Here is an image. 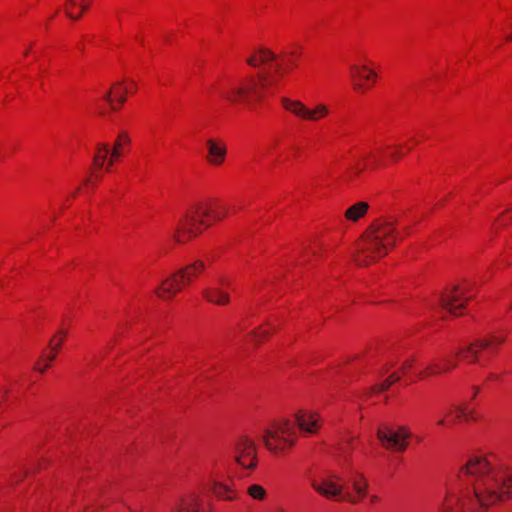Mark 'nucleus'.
Here are the masks:
<instances>
[{
  "instance_id": "nucleus-9",
  "label": "nucleus",
  "mask_w": 512,
  "mask_h": 512,
  "mask_svg": "<svg viewBox=\"0 0 512 512\" xmlns=\"http://www.w3.org/2000/svg\"><path fill=\"white\" fill-rule=\"evenodd\" d=\"M281 103L285 110L304 121L316 122L329 114L328 106L323 103H318L313 108H310L300 100H293L287 97H283Z\"/></svg>"
},
{
  "instance_id": "nucleus-35",
  "label": "nucleus",
  "mask_w": 512,
  "mask_h": 512,
  "mask_svg": "<svg viewBox=\"0 0 512 512\" xmlns=\"http://www.w3.org/2000/svg\"><path fill=\"white\" fill-rule=\"evenodd\" d=\"M76 6H79L81 8V13L85 12L88 9V4L84 2H77Z\"/></svg>"
},
{
  "instance_id": "nucleus-37",
  "label": "nucleus",
  "mask_w": 512,
  "mask_h": 512,
  "mask_svg": "<svg viewBox=\"0 0 512 512\" xmlns=\"http://www.w3.org/2000/svg\"><path fill=\"white\" fill-rule=\"evenodd\" d=\"M66 13L71 19H79L81 16V13L76 15H73L70 11H67Z\"/></svg>"
},
{
  "instance_id": "nucleus-48",
  "label": "nucleus",
  "mask_w": 512,
  "mask_h": 512,
  "mask_svg": "<svg viewBox=\"0 0 512 512\" xmlns=\"http://www.w3.org/2000/svg\"><path fill=\"white\" fill-rule=\"evenodd\" d=\"M507 40H512V35L508 36Z\"/></svg>"
},
{
  "instance_id": "nucleus-26",
  "label": "nucleus",
  "mask_w": 512,
  "mask_h": 512,
  "mask_svg": "<svg viewBox=\"0 0 512 512\" xmlns=\"http://www.w3.org/2000/svg\"><path fill=\"white\" fill-rule=\"evenodd\" d=\"M476 347H479L477 343L475 345H470L466 349L458 351L456 356L462 354L464 359H471V361L474 362L476 361L478 355V350Z\"/></svg>"
},
{
  "instance_id": "nucleus-5",
  "label": "nucleus",
  "mask_w": 512,
  "mask_h": 512,
  "mask_svg": "<svg viewBox=\"0 0 512 512\" xmlns=\"http://www.w3.org/2000/svg\"><path fill=\"white\" fill-rule=\"evenodd\" d=\"M295 433L293 424L288 420H282L266 428L262 440L271 453L282 455L294 445Z\"/></svg>"
},
{
  "instance_id": "nucleus-20",
  "label": "nucleus",
  "mask_w": 512,
  "mask_h": 512,
  "mask_svg": "<svg viewBox=\"0 0 512 512\" xmlns=\"http://www.w3.org/2000/svg\"><path fill=\"white\" fill-rule=\"evenodd\" d=\"M66 334H67V332L65 330H59L58 331V335H59L58 342H55L57 336L52 337V339L49 342L51 352L49 354L43 353L41 356L42 360H48L50 362L54 361V359L56 358L57 352L61 346V343L63 342L64 338L66 337Z\"/></svg>"
},
{
  "instance_id": "nucleus-42",
  "label": "nucleus",
  "mask_w": 512,
  "mask_h": 512,
  "mask_svg": "<svg viewBox=\"0 0 512 512\" xmlns=\"http://www.w3.org/2000/svg\"><path fill=\"white\" fill-rule=\"evenodd\" d=\"M70 6L74 7L77 5V0H68Z\"/></svg>"
},
{
  "instance_id": "nucleus-17",
  "label": "nucleus",
  "mask_w": 512,
  "mask_h": 512,
  "mask_svg": "<svg viewBox=\"0 0 512 512\" xmlns=\"http://www.w3.org/2000/svg\"><path fill=\"white\" fill-rule=\"evenodd\" d=\"M456 362L450 357L447 356L442 360V363H433L426 367L425 372H421L419 374V377H424L425 374L428 375H437L439 373L449 371L451 369H454L456 367Z\"/></svg>"
},
{
  "instance_id": "nucleus-32",
  "label": "nucleus",
  "mask_w": 512,
  "mask_h": 512,
  "mask_svg": "<svg viewBox=\"0 0 512 512\" xmlns=\"http://www.w3.org/2000/svg\"><path fill=\"white\" fill-rule=\"evenodd\" d=\"M364 167L357 163L354 167L351 168V173L354 175H359L363 171Z\"/></svg>"
},
{
  "instance_id": "nucleus-11",
  "label": "nucleus",
  "mask_w": 512,
  "mask_h": 512,
  "mask_svg": "<svg viewBox=\"0 0 512 512\" xmlns=\"http://www.w3.org/2000/svg\"><path fill=\"white\" fill-rule=\"evenodd\" d=\"M340 481V476L336 474L311 476L309 478L311 487L321 496L327 499L344 500V485Z\"/></svg>"
},
{
  "instance_id": "nucleus-24",
  "label": "nucleus",
  "mask_w": 512,
  "mask_h": 512,
  "mask_svg": "<svg viewBox=\"0 0 512 512\" xmlns=\"http://www.w3.org/2000/svg\"><path fill=\"white\" fill-rule=\"evenodd\" d=\"M109 153H111V151H110L108 144H105V143L99 144L97 147L96 154L94 155V158H93L94 166L97 168L103 167Z\"/></svg>"
},
{
  "instance_id": "nucleus-4",
  "label": "nucleus",
  "mask_w": 512,
  "mask_h": 512,
  "mask_svg": "<svg viewBox=\"0 0 512 512\" xmlns=\"http://www.w3.org/2000/svg\"><path fill=\"white\" fill-rule=\"evenodd\" d=\"M227 215V209L217 208L212 202L201 201L192 204L179 220L174 238L184 243L202 232L201 227L208 228L212 221H220Z\"/></svg>"
},
{
  "instance_id": "nucleus-33",
  "label": "nucleus",
  "mask_w": 512,
  "mask_h": 512,
  "mask_svg": "<svg viewBox=\"0 0 512 512\" xmlns=\"http://www.w3.org/2000/svg\"><path fill=\"white\" fill-rule=\"evenodd\" d=\"M387 378L392 382V384L400 381L401 379L400 375L397 372H393Z\"/></svg>"
},
{
  "instance_id": "nucleus-38",
  "label": "nucleus",
  "mask_w": 512,
  "mask_h": 512,
  "mask_svg": "<svg viewBox=\"0 0 512 512\" xmlns=\"http://www.w3.org/2000/svg\"><path fill=\"white\" fill-rule=\"evenodd\" d=\"M400 157H401V153L398 151L392 154V158L394 160H398Z\"/></svg>"
},
{
  "instance_id": "nucleus-7",
  "label": "nucleus",
  "mask_w": 512,
  "mask_h": 512,
  "mask_svg": "<svg viewBox=\"0 0 512 512\" xmlns=\"http://www.w3.org/2000/svg\"><path fill=\"white\" fill-rule=\"evenodd\" d=\"M231 455L234 463L243 472L252 471L257 467V446L248 435H241L235 439Z\"/></svg>"
},
{
  "instance_id": "nucleus-6",
  "label": "nucleus",
  "mask_w": 512,
  "mask_h": 512,
  "mask_svg": "<svg viewBox=\"0 0 512 512\" xmlns=\"http://www.w3.org/2000/svg\"><path fill=\"white\" fill-rule=\"evenodd\" d=\"M205 269V264L201 260L182 268L177 273L167 277L162 284L156 288L155 293L161 299H171L176 295L185 284L192 282Z\"/></svg>"
},
{
  "instance_id": "nucleus-45",
  "label": "nucleus",
  "mask_w": 512,
  "mask_h": 512,
  "mask_svg": "<svg viewBox=\"0 0 512 512\" xmlns=\"http://www.w3.org/2000/svg\"><path fill=\"white\" fill-rule=\"evenodd\" d=\"M474 389H475V393H474L473 397H475V396H476V394L478 393V388H477V387H474Z\"/></svg>"
},
{
  "instance_id": "nucleus-23",
  "label": "nucleus",
  "mask_w": 512,
  "mask_h": 512,
  "mask_svg": "<svg viewBox=\"0 0 512 512\" xmlns=\"http://www.w3.org/2000/svg\"><path fill=\"white\" fill-rule=\"evenodd\" d=\"M212 492L220 499L233 500L232 490L219 481H214L211 486Z\"/></svg>"
},
{
  "instance_id": "nucleus-34",
  "label": "nucleus",
  "mask_w": 512,
  "mask_h": 512,
  "mask_svg": "<svg viewBox=\"0 0 512 512\" xmlns=\"http://www.w3.org/2000/svg\"><path fill=\"white\" fill-rule=\"evenodd\" d=\"M34 369L39 371L40 373H44L48 368L47 366L43 365V366H40V361L37 362L34 366Z\"/></svg>"
},
{
  "instance_id": "nucleus-39",
  "label": "nucleus",
  "mask_w": 512,
  "mask_h": 512,
  "mask_svg": "<svg viewBox=\"0 0 512 512\" xmlns=\"http://www.w3.org/2000/svg\"><path fill=\"white\" fill-rule=\"evenodd\" d=\"M370 500H371L372 503H376V502L379 501V497L377 495H372L370 497Z\"/></svg>"
},
{
  "instance_id": "nucleus-19",
  "label": "nucleus",
  "mask_w": 512,
  "mask_h": 512,
  "mask_svg": "<svg viewBox=\"0 0 512 512\" xmlns=\"http://www.w3.org/2000/svg\"><path fill=\"white\" fill-rule=\"evenodd\" d=\"M198 497L195 494L183 498L172 510V512H198Z\"/></svg>"
},
{
  "instance_id": "nucleus-28",
  "label": "nucleus",
  "mask_w": 512,
  "mask_h": 512,
  "mask_svg": "<svg viewBox=\"0 0 512 512\" xmlns=\"http://www.w3.org/2000/svg\"><path fill=\"white\" fill-rule=\"evenodd\" d=\"M504 341L503 338H499L496 336H492L490 340H479L477 341V345L481 348H487L491 343H502Z\"/></svg>"
},
{
  "instance_id": "nucleus-25",
  "label": "nucleus",
  "mask_w": 512,
  "mask_h": 512,
  "mask_svg": "<svg viewBox=\"0 0 512 512\" xmlns=\"http://www.w3.org/2000/svg\"><path fill=\"white\" fill-rule=\"evenodd\" d=\"M247 493L256 500H264L266 497V492L264 488L258 484H253L248 487Z\"/></svg>"
},
{
  "instance_id": "nucleus-41",
  "label": "nucleus",
  "mask_w": 512,
  "mask_h": 512,
  "mask_svg": "<svg viewBox=\"0 0 512 512\" xmlns=\"http://www.w3.org/2000/svg\"><path fill=\"white\" fill-rule=\"evenodd\" d=\"M488 379H489V380H495V379H498V375L491 373V374L488 376Z\"/></svg>"
},
{
  "instance_id": "nucleus-8",
  "label": "nucleus",
  "mask_w": 512,
  "mask_h": 512,
  "mask_svg": "<svg viewBox=\"0 0 512 512\" xmlns=\"http://www.w3.org/2000/svg\"><path fill=\"white\" fill-rule=\"evenodd\" d=\"M410 433L405 426L394 429L388 425H382L377 429V438L381 445L390 451L404 452L408 447Z\"/></svg>"
},
{
  "instance_id": "nucleus-3",
  "label": "nucleus",
  "mask_w": 512,
  "mask_h": 512,
  "mask_svg": "<svg viewBox=\"0 0 512 512\" xmlns=\"http://www.w3.org/2000/svg\"><path fill=\"white\" fill-rule=\"evenodd\" d=\"M396 222L388 219H378L367 229L355 255V262L360 266L369 265L387 255L397 240Z\"/></svg>"
},
{
  "instance_id": "nucleus-36",
  "label": "nucleus",
  "mask_w": 512,
  "mask_h": 512,
  "mask_svg": "<svg viewBox=\"0 0 512 512\" xmlns=\"http://www.w3.org/2000/svg\"><path fill=\"white\" fill-rule=\"evenodd\" d=\"M115 159H116V158H113V157L111 156V159H110V160L108 161V163H107L106 171H109V170H110V168L112 167V165H113V163H114V160H115Z\"/></svg>"
},
{
  "instance_id": "nucleus-1",
  "label": "nucleus",
  "mask_w": 512,
  "mask_h": 512,
  "mask_svg": "<svg viewBox=\"0 0 512 512\" xmlns=\"http://www.w3.org/2000/svg\"><path fill=\"white\" fill-rule=\"evenodd\" d=\"M458 477L468 478L474 497L449 495L440 512H472L475 503L487 508L512 497V472L503 465L492 463L487 457H471L460 469Z\"/></svg>"
},
{
  "instance_id": "nucleus-43",
  "label": "nucleus",
  "mask_w": 512,
  "mask_h": 512,
  "mask_svg": "<svg viewBox=\"0 0 512 512\" xmlns=\"http://www.w3.org/2000/svg\"><path fill=\"white\" fill-rule=\"evenodd\" d=\"M31 47H32V44H29L28 48H26V50L24 51V56H27L29 54Z\"/></svg>"
},
{
  "instance_id": "nucleus-15",
  "label": "nucleus",
  "mask_w": 512,
  "mask_h": 512,
  "mask_svg": "<svg viewBox=\"0 0 512 512\" xmlns=\"http://www.w3.org/2000/svg\"><path fill=\"white\" fill-rule=\"evenodd\" d=\"M350 482L356 495H352L347 491L345 492L344 500L351 504H357L367 494L368 481L362 473H356L355 478L351 479Z\"/></svg>"
},
{
  "instance_id": "nucleus-31",
  "label": "nucleus",
  "mask_w": 512,
  "mask_h": 512,
  "mask_svg": "<svg viewBox=\"0 0 512 512\" xmlns=\"http://www.w3.org/2000/svg\"><path fill=\"white\" fill-rule=\"evenodd\" d=\"M269 334L268 331H265V330H260V331H254L253 332V336L255 338V340L257 341L258 338H264L266 337L267 335Z\"/></svg>"
},
{
  "instance_id": "nucleus-22",
  "label": "nucleus",
  "mask_w": 512,
  "mask_h": 512,
  "mask_svg": "<svg viewBox=\"0 0 512 512\" xmlns=\"http://www.w3.org/2000/svg\"><path fill=\"white\" fill-rule=\"evenodd\" d=\"M368 208V203L358 202L346 210L345 217L351 221H357L359 218L365 215Z\"/></svg>"
},
{
  "instance_id": "nucleus-18",
  "label": "nucleus",
  "mask_w": 512,
  "mask_h": 512,
  "mask_svg": "<svg viewBox=\"0 0 512 512\" xmlns=\"http://www.w3.org/2000/svg\"><path fill=\"white\" fill-rule=\"evenodd\" d=\"M126 93H128V89L124 87L123 82H118L104 95V99L109 102L112 110H116V107L113 105L112 95L122 105L126 101Z\"/></svg>"
},
{
  "instance_id": "nucleus-47",
  "label": "nucleus",
  "mask_w": 512,
  "mask_h": 512,
  "mask_svg": "<svg viewBox=\"0 0 512 512\" xmlns=\"http://www.w3.org/2000/svg\"><path fill=\"white\" fill-rule=\"evenodd\" d=\"M276 512H286L284 509H278Z\"/></svg>"
},
{
  "instance_id": "nucleus-27",
  "label": "nucleus",
  "mask_w": 512,
  "mask_h": 512,
  "mask_svg": "<svg viewBox=\"0 0 512 512\" xmlns=\"http://www.w3.org/2000/svg\"><path fill=\"white\" fill-rule=\"evenodd\" d=\"M461 417H465L466 419L475 420V417L472 414V411H469L465 405H460L457 407V413L455 419H459ZM456 420L451 421V424H454Z\"/></svg>"
},
{
  "instance_id": "nucleus-30",
  "label": "nucleus",
  "mask_w": 512,
  "mask_h": 512,
  "mask_svg": "<svg viewBox=\"0 0 512 512\" xmlns=\"http://www.w3.org/2000/svg\"><path fill=\"white\" fill-rule=\"evenodd\" d=\"M413 363H414V358L407 359L406 361H404L400 368L402 373L406 374L408 372V370H410L412 368Z\"/></svg>"
},
{
  "instance_id": "nucleus-46",
  "label": "nucleus",
  "mask_w": 512,
  "mask_h": 512,
  "mask_svg": "<svg viewBox=\"0 0 512 512\" xmlns=\"http://www.w3.org/2000/svg\"><path fill=\"white\" fill-rule=\"evenodd\" d=\"M246 475H247L246 473H243V474H239L238 477L241 478V477H244Z\"/></svg>"
},
{
  "instance_id": "nucleus-14",
  "label": "nucleus",
  "mask_w": 512,
  "mask_h": 512,
  "mask_svg": "<svg viewBox=\"0 0 512 512\" xmlns=\"http://www.w3.org/2000/svg\"><path fill=\"white\" fill-rule=\"evenodd\" d=\"M295 424L305 434H315L320 428V416L316 412L300 410L295 414Z\"/></svg>"
},
{
  "instance_id": "nucleus-10",
  "label": "nucleus",
  "mask_w": 512,
  "mask_h": 512,
  "mask_svg": "<svg viewBox=\"0 0 512 512\" xmlns=\"http://www.w3.org/2000/svg\"><path fill=\"white\" fill-rule=\"evenodd\" d=\"M470 291L471 284L448 288L440 295V306L450 314L458 316L462 314L466 303L471 299V296H466Z\"/></svg>"
},
{
  "instance_id": "nucleus-29",
  "label": "nucleus",
  "mask_w": 512,
  "mask_h": 512,
  "mask_svg": "<svg viewBox=\"0 0 512 512\" xmlns=\"http://www.w3.org/2000/svg\"><path fill=\"white\" fill-rule=\"evenodd\" d=\"M392 385V382L387 378L383 383L373 386L371 389L374 392H382L387 390Z\"/></svg>"
},
{
  "instance_id": "nucleus-12",
  "label": "nucleus",
  "mask_w": 512,
  "mask_h": 512,
  "mask_svg": "<svg viewBox=\"0 0 512 512\" xmlns=\"http://www.w3.org/2000/svg\"><path fill=\"white\" fill-rule=\"evenodd\" d=\"M233 282L227 276H219L210 286L202 291L206 301L214 305L225 306L231 301L228 290L232 288Z\"/></svg>"
},
{
  "instance_id": "nucleus-2",
  "label": "nucleus",
  "mask_w": 512,
  "mask_h": 512,
  "mask_svg": "<svg viewBox=\"0 0 512 512\" xmlns=\"http://www.w3.org/2000/svg\"><path fill=\"white\" fill-rule=\"evenodd\" d=\"M279 56L266 48H259L251 53L246 63L251 67L270 64L272 73H259L257 77H247L236 83H231L222 96L231 103L245 102L248 105L252 101H259L265 90L276 85L278 78L283 76L282 64L278 62Z\"/></svg>"
},
{
  "instance_id": "nucleus-13",
  "label": "nucleus",
  "mask_w": 512,
  "mask_h": 512,
  "mask_svg": "<svg viewBox=\"0 0 512 512\" xmlns=\"http://www.w3.org/2000/svg\"><path fill=\"white\" fill-rule=\"evenodd\" d=\"M350 72L353 88L360 93L366 92L368 89L367 82L373 81L377 77V74L365 65H352Z\"/></svg>"
},
{
  "instance_id": "nucleus-21",
  "label": "nucleus",
  "mask_w": 512,
  "mask_h": 512,
  "mask_svg": "<svg viewBox=\"0 0 512 512\" xmlns=\"http://www.w3.org/2000/svg\"><path fill=\"white\" fill-rule=\"evenodd\" d=\"M130 143L131 138L128 135V133L126 131H121L114 142V147L111 151V156L113 158H119L123 153V148L125 146H128Z\"/></svg>"
},
{
  "instance_id": "nucleus-40",
  "label": "nucleus",
  "mask_w": 512,
  "mask_h": 512,
  "mask_svg": "<svg viewBox=\"0 0 512 512\" xmlns=\"http://www.w3.org/2000/svg\"><path fill=\"white\" fill-rule=\"evenodd\" d=\"M446 423H447V422H446V420H445L444 418L439 419V420H438V422H437V424H438V425H440V426H443V425H445Z\"/></svg>"
},
{
  "instance_id": "nucleus-44",
  "label": "nucleus",
  "mask_w": 512,
  "mask_h": 512,
  "mask_svg": "<svg viewBox=\"0 0 512 512\" xmlns=\"http://www.w3.org/2000/svg\"><path fill=\"white\" fill-rule=\"evenodd\" d=\"M45 361H46L45 366H47V368H49V366H50V363H51V362H50V361H48V360H45Z\"/></svg>"
},
{
  "instance_id": "nucleus-16",
  "label": "nucleus",
  "mask_w": 512,
  "mask_h": 512,
  "mask_svg": "<svg viewBox=\"0 0 512 512\" xmlns=\"http://www.w3.org/2000/svg\"><path fill=\"white\" fill-rule=\"evenodd\" d=\"M209 157L208 161L213 165H221L226 156V146L221 140L208 139L206 141Z\"/></svg>"
}]
</instances>
